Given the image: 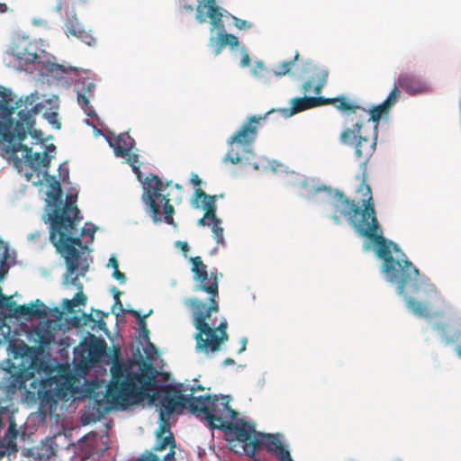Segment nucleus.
<instances>
[{"mask_svg":"<svg viewBox=\"0 0 461 461\" xmlns=\"http://www.w3.org/2000/svg\"><path fill=\"white\" fill-rule=\"evenodd\" d=\"M357 178L361 181L357 191L362 194V209L354 200L337 190L333 196L332 220L339 224V215L346 217L359 236L368 239L376 246V255L384 261L383 272L390 282L396 285L398 294L403 296L413 314L424 318L442 316L446 305L442 294L428 277L420 274L405 255L397 259L393 257V250H401L398 245L383 236L375 215L371 187L366 182V176L364 173Z\"/></svg>","mask_w":461,"mask_h":461,"instance_id":"f257e3e1","label":"nucleus"},{"mask_svg":"<svg viewBox=\"0 0 461 461\" xmlns=\"http://www.w3.org/2000/svg\"><path fill=\"white\" fill-rule=\"evenodd\" d=\"M37 100L38 96L32 94L16 101L10 90H0V116L4 119L0 123V133L8 142L6 151L17 168L22 164L33 169L48 167L50 164L51 158L47 152L32 154V149L22 143L28 135L42 140L41 132L34 129V117L45 105L36 103Z\"/></svg>","mask_w":461,"mask_h":461,"instance_id":"f03ea898","label":"nucleus"},{"mask_svg":"<svg viewBox=\"0 0 461 461\" xmlns=\"http://www.w3.org/2000/svg\"><path fill=\"white\" fill-rule=\"evenodd\" d=\"M158 371L149 362H143L139 372H133L130 365L114 363L111 367V380L105 398L114 406L126 408L153 397L150 395L156 384Z\"/></svg>","mask_w":461,"mask_h":461,"instance_id":"7ed1b4c3","label":"nucleus"},{"mask_svg":"<svg viewBox=\"0 0 461 461\" xmlns=\"http://www.w3.org/2000/svg\"><path fill=\"white\" fill-rule=\"evenodd\" d=\"M48 196L53 201V208L48 213L50 227V240L55 248H58L59 240L67 244H77L82 247L83 242L77 234V226L81 221L80 212L71 200L65 203L62 201V189L59 181L50 185Z\"/></svg>","mask_w":461,"mask_h":461,"instance_id":"20e7f679","label":"nucleus"},{"mask_svg":"<svg viewBox=\"0 0 461 461\" xmlns=\"http://www.w3.org/2000/svg\"><path fill=\"white\" fill-rule=\"evenodd\" d=\"M230 396L223 395L218 397L214 395V399L211 403V407L206 416H204V423L211 429H221L229 432L239 442H246L245 451L248 455H253L263 445L262 440L257 436H253L256 432L252 424L244 420L236 419L238 413L230 406Z\"/></svg>","mask_w":461,"mask_h":461,"instance_id":"39448f33","label":"nucleus"},{"mask_svg":"<svg viewBox=\"0 0 461 461\" xmlns=\"http://www.w3.org/2000/svg\"><path fill=\"white\" fill-rule=\"evenodd\" d=\"M52 371L51 366L38 357L32 358L26 371L31 382L25 398L30 402H38L39 411L43 414H52L56 411L61 395L58 379L51 375Z\"/></svg>","mask_w":461,"mask_h":461,"instance_id":"423d86ee","label":"nucleus"},{"mask_svg":"<svg viewBox=\"0 0 461 461\" xmlns=\"http://www.w3.org/2000/svg\"><path fill=\"white\" fill-rule=\"evenodd\" d=\"M185 303L193 312L194 325L197 330L194 335L196 351L205 355L219 351L221 344L229 339L227 321L222 320L215 326L212 313L219 311H209L206 303L197 298L186 299Z\"/></svg>","mask_w":461,"mask_h":461,"instance_id":"0eeeda50","label":"nucleus"},{"mask_svg":"<svg viewBox=\"0 0 461 461\" xmlns=\"http://www.w3.org/2000/svg\"><path fill=\"white\" fill-rule=\"evenodd\" d=\"M154 396L160 406L159 421L167 423L171 414H182L185 409L194 414L201 421H204L214 395L204 394L194 396V388H191V393L185 395L173 385H167L157 392Z\"/></svg>","mask_w":461,"mask_h":461,"instance_id":"6e6552de","label":"nucleus"},{"mask_svg":"<svg viewBox=\"0 0 461 461\" xmlns=\"http://www.w3.org/2000/svg\"><path fill=\"white\" fill-rule=\"evenodd\" d=\"M171 185V181L164 183L157 175L147 176L141 200L145 204L146 212L151 216L154 222L162 221L160 204L158 203L159 201L163 207L164 221L169 225L176 226L173 218L175 209L171 204L173 198L170 197L169 192H166Z\"/></svg>","mask_w":461,"mask_h":461,"instance_id":"1a4fd4ad","label":"nucleus"},{"mask_svg":"<svg viewBox=\"0 0 461 461\" xmlns=\"http://www.w3.org/2000/svg\"><path fill=\"white\" fill-rule=\"evenodd\" d=\"M59 246L56 248L64 258L67 267L66 274L64 275V285L77 286L78 292L75 294L73 301L76 306L85 305L86 303V296L83 293V285L78 281L79 276H84L88 270V266L84 265L79 268L80 251L76 248L77 244H67L62 242V240H58Z\"/></svg>","mask_w":461,"mask_h":461,"instance_id":"9d476101","label":"nucleus"},{"mask_svg":"<svg viewBox=\"0 0 461 461\" xmlns=\"http://www.w3.org/2000/svg\"><path fill=\"white\" fill-rule=\"evenodd\" d=\"M291 104L292 107L290 109H280L278 112H280L284 116L289 117L307 109L326 104H333L339 111L343 113H359L362 117L366 113L360 105L350 101L344 95H339L335 98H325L322 96L296 97L291 101Z\"/></svg>","mask_w":461,"mask_h":461,"instance_id":"9b49d317","label":"nucleus"},{"mask_svg":"<svg viewBox=\"0 0 461 461\" xmlns=\"http://www.w3.org/2000/svg\"><path fill=\"white\" fill-rule=\"evenodd\" d=\"M192 264L191 271L194 274V280L196 283L194 290L203 291L208 294L209 303L206 307L209 311H219V276L217 271L208 272L207 266L203 262L201 257H193L189 258Z\"/></svg>","mask_w":461,"mask_h":461,"instance_id":"f8f14e48","label":"nucleus"},{"mask_svg":"<svg viewBox=\"0 0 461 461\" xmlns=\"http://www.w3.org/2000/svg\"><path fill=\"white\" fill-rule=\"evenodd\" d=\"M206 17L211 19V23L213 25V28L211 30L212 32L214 28L220 30V35L225 46L228 45L231 49L238 47L240 43L238 38L231 33L223 32L222 14L220 8L215 5L214 0H207V3L203 5L199 4L197 6L196 19L200 23H204Z\"/></svg>","mask_w":461,"mask_h":461,"instance_id":"ddd939ff","label":"nucleus"},{"mask_svg":"<svg viewBox=\"0 0 461 461\" xmlns=\"http://www.w3.org/2000/svg\"><path fill=\"white\" fill-rule=\"evenodd\" d=\"M270 111L264 115H254L250 116L231 137L227 140L229 146L238 144L243 148L247 152L250 151V146L254 142L257 133L258 125L261 121L267 118V115L272 113Z\"/></svg>","mask_w":461,"mask_h":461,"instance_id":"4468645a","label":"nucleus"},{"mask_svg":"<svg viewBox=\"0 0 461 461\" xmlns=\"http://www.w3.org/2000/svg\"><path fill=\"white\" fill-rule=\"evenodd\" d=\"M169 447L168 453L163 457V461L175 460V447L176 440L173 433L170 431L168 424L160 422L158 429L156 430V444L153 450L160 452Z\"/></svg>","mask_w":461,"mask_h":461,"instance_id":"2eb2a0df","label":"nucleus"},{"mask_svg":"<svg viewBox=\"0 0 461 461\" xmlns=\"http://www.w3.org/2000/svg\"><path fill=\"white\" fill-rule=\"evenodd\" d=\"M75 90L77 95V104L85 113L91 118L95 117V111L89 104L90 98L94 96L95 84L88 77L82 78L76 83Z\"/></svg>","mask_w":461,"mask_h":461,"instance_id":"dca6fc26","label":"nucleus"},{"mask_svg":"<svg viewBox=\"0 0 461 461\" xmlns=\"http://www.w3.org/2000/svg\"><path fill=\"white\" fill-rule=\"evenodd\" d=\"M361 108L366 112V115L363 117L360 116L359 113H345L348 116L349 115L353 116L350 118V122H352V126L357 131H360L367 115H369V117L367 118V121L368 122L372 121L373 122H375V129L376 130L378 122L382 118L386 117L391 110L384 102L378 105L373 106L369 111L364 107H361Z\"/></svg>","mask_w":461,"mask_h":461,"instance_id":"f3484780","label":"nucleus"},{"mask_svg":"<svg viewBox=\"0 0 461 461\" xmlns=\"http://www.w3.org/2000/svg\"><path fill=\"white\" fill-rule=\"evenodd\" d=\"M38 49L35 42L23 41L14 44L11 49V53L20 66H26L35 62L39 58Z\"/></svg>","mask_w":461,"mask_h":461,"instance_id":"a211bd4d","label":"nucleus"},{"mask_svg":"<svg viewBox=\"0 0 461 461\" xmlns=\"http://www.w3.org/2000/svg\"><path fill=\"white\" fill-rule=\"evenodd\" d=\"M215 195H209L205 194V192L198 188L194 192V200H195V207H199L198 200L203 199V208L205 210L204 215L203 218L198 220V225L200 226H211L212 221L216 217V203H215Z\"/></svg>","mask_w":461,"mask_h":461,"instance_id":"6ab92c4d","label":"nucleus"},{"mask_svg":"<svg viewBox=\"0 0 461 461\" xmlns=\"http://www.w3.org/2000/svg\"><path fill=\"white\" fill-rule=\"evenodd\" d=\"M396 84L400 88L411 95L428 91L427 84L420 77L410 73H402Z\"/></svg>","mask_w":461,"mask_h":461,"instance_id":"aec40b11","label":"nucleus"},{"mask_svg":"<svg viewBox=\"0 0 461 461\" xmlns=\"http://www.w3.org/2000/svg\"><path fill=\"white\" fill-rule=\"evenodd\" d=\"M376 136L377 133L375 134L373 139H369L367 137L359 136L357 142L355 145V154L358 158H363L361 162V169L362 174L366 175V163L372 154L374 153L376 146Z\"/></svg>","mask_w":461,"mask_h":461,"instance_id":"412c9836","label":"nucleus"},{"mask_svg":"<svg viewBox=\"0 0 461 461\" xmlns=\"http://www.w3.org/2000/svg\"><path fill=\"white\" fill-rule=\"evenodd\" d=\"M328 72L321 68L315 67L312 76L303 84L302 91L307 95L312 92L319 96L322 87L327 82Z\"/></svg>","mask_w":461,"mask_h":461,"instance_id":"4be33fe9","label":"nucleus"},{"mask_svg":"<svg viewBox=\"0 0 461 461\" xmlns=\"http://www.w3.org/2000/svg\"><path fill=\"white\" fill-rule=\"evenodd\" d=\"M84 351L87 352L88 358L93 362H97L104 355L107 344L104 339H98L95 335L90 336L88 343L82 344Z\"/></svg>","mask_w":461,"mask_h":461,"instance_id":"5701e85b","label":"nucleus"},{"mask_svg":"<svg viewBox=\"0 0 461 461\" xmlns=\"http://www.w3.org/2000/svg\"><path fill=\"white\" fill-rule=\"evenodd\" d=\"M114 154L119 158H126L134 146V140L128 134H120L110 141Z\"/></svg>","mask_w":461,"mask_h":461,"instance_id":"b1692460","label":"nucleus"},{"mask_svg":"<svg viewBox=\"0 0 461 461\" xmlns=\"http://www.w3.org/2000/svg\"><path fill=\"white\" fill-rule=\"evenodd\" d=\"M48 314L46 305L39 299L31 305H18L15 316H28V317H45Z\"/></svg>","mask_w":461,"mask_h":461,"instance_id":"393cba45","label":"nucleus"},{"mask_svg":"<svg viewBox=\"0 0 461 461\" xmlns=\"http://www.w3.org/2000/svg\"><path fill=\"white\" fill-rule=\"evenodd\" d=\"M33 333L37 338V342L41 348L49 347L53 342L55 338L53 330L50 329V326L48 323H43L37 326L34 329Z\"/></svg>","mask_w":461,"mask_h":461,"instance_id":"a878e982","label":"nucleus"},{"mask_svg":"<svg viewBox=\"0 0 461 461\" xmlns=\"http://www.w3.org/2000/svg\"><path fill=\"white\" fill-rule=\"evenodd\" d=\"M50 105V109L53 111L50 113H45V115L49 121V122L53 125L57 129H60L61 123L58 120V113L56 110L59 109V98L58 96H54L53 98H50L46 101Z\"/></svg>","mask_w":461,"mask_h":461,"instance_id":"bb28decb","label":"nucleus"},{"mask_svg":"<svg viewBox=\"0 0 461 461\" xmlns=\"http://www.w3.org/2000/svg\"><path fill=\"white\" fill-rule=\"evenodd\" d=\"M130 314L135 317L138 320V325L140 327V335L144 339L149 340V331L147 328L146 324V318L149 316L152 313V310H149V312L145 315H140L139 312L135 310L129 311Z\"/></svg>","mask_w":461,"mask_h":461,"instance_id":"cd10ccee","label":"nucleus"},{"mask_svg":"<svg viewBox=\"0 0 461 461\" xmlns=\"http://www.w3.org/2000/svg\"><path fill=\"white\" fill-rule=\"evenodd\" d=\"M47 70L56 78L60 79L63 78L65 74L68 72H76L77 68L73 67L66 68L63 65H59L57 63H50L47 65Z\"/></svg>","mask_w":461,"mask_h":461,"instance_id":"c85d7f7f","label":"nucleus"},{"mask_svg":"<svg viewBox=\"0 0 461 461\" xmlns=\"http://www.w3.org/2000/svg\"><path fill=\"white\" fill-rule=\"evenodd\" d=\"M83 29L84 27L77 21L76 15H73V17L71 19H68L65 23V33L68 37H75L77 33H79V31Z\"/></svg>","mask_w":461,"mask_h":461,"instance_id":"c756f323","label":"nucleus"},{"mask_svg":"<svg viewBox=\"0 0 461 461\" xmlns=\"http://www.w3.org/2000/svg\"><path fill=\"white\" fill-rule=\"evenodd\" d=\"M7 418L9 421L8 429L4 436V438L7 440H12V444H16V438L19 434L17 425L12 416L9 415V411L6 416H4V420Z\"/></svg>","mask_w":461,"mask_h":461,"instance_id":"7c9ffc66","label":"nucleus"},{"mask_svg":"<svg viewBox=\"0 0 461 461\" xmlns=\"http://www.w3.org/2000/svg\"><path fill=\"white\" fill-rule=\"evenodd\" d=\"M221 221L215 217V219L212 221L211 224V229L213 233V238L216 240L218 244H221L222 246H225V240L223 237V228L221 227Z\"/></svg>","mask_w":461,"mask_h":461,"instance_id":"2f4dec72","label":"nucleus"},{"mask_svg":"<svg viewBox=\"0 0 461 461\" xmlns=\"http://www.w3.org/2000/svg\"><path fill=\"white\" fill-rule=\"evenodd\" d=\"M18 305L12 300L11 296L1 294L0 309H5L10 315L15 316Z\"/></svg>","mask_w":461,"mask_h":461,"instance_id":"473e14b6","label":"nucleus"},{"mask_svg":"<svg viewBox=\"0 0 461 461\" xmlns=\"http://www.w3.org/2000/svg\"><path fill=\"white\" fill-rule=\"evenodd\" d=\"M260 436L267 439L266 448L270 453L276 451L278 447L283 445V443L279 438V435H273V434L261 435L260 434Z\"/></svg>","mask_w":461,"mask_h":461,"instance_id":"72a5a7b5","label":"nucleus"},{"mask_svg":"<svg viewBox=\"0 0 461 461\" xmlns=\"http://www.w3.org/2000/svg\"><path fill=\"white\" fill-rule=\"evenodd\" d=\"M17 450V444H12V440H7L4 437L0 438V459Z\"/></svg>","mask_w":461,"mask_h":461,"instance_id":"f704fd0d","label":"nucleus"},{"mask_svg":"<svg viewBox=\"0 0 461 461\" xmlns=\"http://www.w3.org/2000/svg\"><path fill=\"white\" fill-rule=\"evenodd\" d=\"M298 53H296L294 59L293 60H289V61H283L280 66L278 67V68H276L274 73L275 75H276L277 77H282V76H285L286 74H288L291 70V68L292 66L295 63V61L298 59Z\"/></svg>","mask_w":461,"mask_h":461,"instance_id":"c9c22d12","label":"nucleus"},{"mask_svg":"<svg viewBox=\"0 0 461 461\" xmlns=\"http://www.w3.org/2000/svg\"><path fill=\"white\" fill-rule=\"evenodd\" d=\"M209 46L212 49L215 56L219 55L221 52L225 45L220 35V32L218 33L217 37H211L209 39Z\"/></svg>","mask_w":461,"mask_h":461,"instance_id":"e433bc0d","label":"nucleus"},{"mask_svg":"<svg viewBox=\"0 0 461 461\" xmlns=\"http://www.w3.org/2000/svg\"><path fill=\"white\" fill-rule=\"evenodd\" d=\"M31 379L29 378V375H27L26 371L14 377V380L11 384L14 387L17 389H24L27 386V381Z\"/></svg>","mask_w":461,"mask_h":461,"instance_id":"4c0bfd02","label":"nucleus"},{"mask_svg":"<svg viewBox=\"0 0 461 461\" xmlns=\"http://www.w3.org/2000/svg\"><path fill=\"white\" fill-rule=\"evenodd\" d=\"M400 87L395 86L390 94L388 95L387 98L384 101V103L391 109L395 103L398 101V99L401 96V91L399 89Z\"/></svg>","mask_w":461,"mask_h":461,"instance_id":"58836bf2","label":"nucleus"},{"mask_svg":"<svg viewBox=\"0 0 461 461\" xmlns=\"http://www.w3.org/2000/svg\"><path fill=\"white\" fill-rule=\"evenodd\" d=\"M75 37L81 40L88 46H92L95 43V38L92 35L91 32L86 31L85 28L79 31V33H77Z\"/></svg>","mask_w":461,"mask_h":461,"instance_id":"ea45409f","label":"nucleus"},{"mask_svg":"<svg viewBox=\"0 0 461 461\" xmlns=\"http://www.w3.org/2000/svg\"><path fill=\"white\" fill-rule=\"evenodd\" d=\"M358 132L354 127L353 130L347 128L340 133L339 140L344 144H349L356 138L355 132Z\"/></svg>","mask_w":461,"mask_h":461,"instance_id":"a19ab883","label":"nucleus"},{"mask_svg":"<svg viewBox=\"0 0 461 461\" xmlns=\"http://www.w3.org/2000/svg\"><path fill=\"white\" fill-rule=\"evenodd\" d=\"M272 454L280 461H293L290 452L284 445L278 447L276 451L272 452Z\"/></svg>","mask_w":461,"mask_h":461,"instance_id":"79ce46f5","label":"nucleus"},{"mask_svg":"<svg viewBox=\"0 0 461 461\" xmlns=\"http://www.w3.org/2000/svg\"><path fill=\"white\" fill-rule=\"evenodd\" d=\"M95 317L98 319L96 321V322L98 323V327L100 330H103L105 328L106 324L105 322L104 321L103 318L104 316H107L108 313L104 314L102 311L100 310H95ZM87 320H90L92 321H95V320L92 317V314H89L87 315Z\"/></svg>","mask_w":461,"mask_h":461,"instance_id":"37998d69","label":"nucleus"},{"mask_svg":"<svg viewBox=\"0 0 461 461\" xmlns=\"http://www.w3.org/2000/svg\"><path fill=\"white\" fill-rule=\"evenodd\" d=\"M223 160L224 162L230 161L231 164H238L241 161V158L238 152H235L234 149L230 148Z\"/></svg>","mask_w":461,"mask_h":461,"instance_id":"c03bdc74","label":"nucleus"},{"mask_svg":"<svg viewBox=\"0 0 461 461\" xmlns=\"http://www.w3.org/2000/svg\"><path fill=\"white\" fill-rule=\"evenodd\" d=\"M233 24L239 30H248L251 27V23L246 20L240 19L238 17L232 16Z\"/></svg>","mask_w":461,"mask_h":461,"instance_id":"a18cd8bd","label":"nucleus"},{"mask_svg":"<svg viewBox=\"0 0 461 461\" xmlns=\"http://www.w3.org/2000/svg\"><path fill=\"white\" fill-rule=\"evenodd\" d=\"M127 161L131 167L132 170L137 173L140 169L139 157L138 155H128Z\"/></svg>","mask_w":461,"mask_h":461,"instance_id":"49530a36","label":"nucleus"},{"mask_svg":"<svg viewBox=\"0 0 461 461\" xmlns=\"http://www.w3.org/2000/svg\"><path fill=\"white\" fill-rule=\"evenodd\" d=\"M140 461H158V457L154 453L146 451L141 455Z\"/></svg>","mask_w":461,"mask_h":461,"instance_id":"de8ad7c7","label":"nucleus"},{"mask_svg":"<svg viewBox=\"0 0 461 461\" xmlns=\"http://www.w3.org/2000/svg\"><path fill=\"white\" fill-rule=\"evenodd\" d=\"M121 293L114 288V305L113 306V310H114L116 307L119 308L120 311H122V303L120 300Z\"/></svg>","mask_w":461,"mask_h":461,"instance_id":"09e8293b","label":"nucleus"},{"mask_svg":"<svg viewBox=\"0 0 461 461\" xmlns=\"http://www.w3.org/2000/svg\"><path fill=\"white\" fill-rule=\"evenodd\" d=\"M63 307L64 309L67 311V312H73L74 311V308L76 307L75 305V303L73 301V299H65L63 301Z\"/></svg>","mask_w":461,"mask_h":461,"instance_id":"8fccbe9b","label":"nucleus"},{"mask_svg":"<svg viewBox=\"0 0 461 461\" xmlns=\"http://www.w3.org/2000/svg\"><path fill=\"white\" fill-rule=\"evenodd\" d=\"M113 276L115 279H117L118 281H120L121 283H124V282H125V280H126V276H125L124 273L121 272V271L119 270V268H118V269H115V270L113 271Z\"/></svg>","mask_w":461,"mask_h":461,"instance_id":"3c124183","label":"nucleus"},{"mask_svg":"<svg viewBox=\"0 0 461 461\" xmlns=\"http://www.w3.org/2000/svg\"><path fill=\"white\" fill-rule=\"evenodd\" d=\"M7 412V407L0 405V430L4 428V416H6Z\"/></svg>","mask_w":461,"mask_h":461,"instance_id":"603ef678","label":"nucleus"},{"mask_svg":"<svg viewBox=\"0 0 461 461\" xmlns=\"http://www.w3.org/2000/svg\"><path fill=\"white\" fill-rule=\"evenodd\" d=\"M95 229H86V228H82L81 230V232H80V236H84V235H89L91 237V240H94V236H95Z\"/></svg>","mask_w":461,"mask_h":461,"instance_id":"864d4df0","label":"nucleus"},{"mask_svg":"<svg viewBox=\"0 0 461 461\" xmlns=\"http://www.w3.org/2000/svg\"><path fill=\"white\" fill-rule=\"evenodd\" d=\"M249 64H250L249 55L246 51H244V53L242 55L241 61H240V65L242 67H248V66H249Z\"/></svg>","mask_w":461,"mask_h":461,"instance_id":"5fc2aeb1","label":"nucleus"},{"mask_svg":"<svg viewBox=\"0 0 461 461\" xmlns=\"http://www.w3.org/2000/svg\"><path fill=\"white\" fill-rule=\"evenodd\" d=\"M190 182L194 185V186H198L202 184V180L200 179V177L198 176V175L196 174H193L192 176H191V179H190Z\"/></svg>","mask_w":461,"mask_h":461,"instance_id":"6e6d98bb","label":"nucleus"},{"mask_svg":"<svg viewBox=\"0 0 461 461\" xmlns=\"http://www.w3.org/2000/svg\"><path fill=\"white\" fill-rule=\"evenodd\" d=\"M109 266H112L113 271L119 268V263L114 256H112L109 259Z\"/></svg>","mask_w":461,"mask_h":461,"instance_id":"4d7b16f0","label":"nucleus"},{"mask_svg":"<svg viewBox=\"0 0 461 461\" xmlns=\"http://www.w3.org/2000/svg\"><path fill=\"white\" fill-rule=\"evenodd\" d=\"M177 246L184 253H186L189 250V246L186 242L177 241Z\"/></svg>","mask_w":461,"mask_h":461,"instance_id":"13d9d810","label":"nucleus"},{"mask_svg":"<svg viewBox=\"0 0 461 461\" xmlns=\"http://www.w3.org/2000/svg\"><path fill=\"white\" fill-rule=\"evenodd\" d=\"M59 175L62 177V180L65 181L66 178H68V169L59 167Z\"/></svg>","mask_w":461,"mask_h":461,"instance_id":"bf43d9fd","label":"nucleus"},{"mask_svg":"<svg viewBox=\"0 0 461 461\" xmlns=\"http://www.w3.org/2000/svg\"><path fill=\"white\" fill-rule=\"evenodd\" d=\"M241 342H242V344H241V348H240V349L239 351L240 353H241V352L246 350L247 339L243 338Z\"/></svg>","mask_w":461,"mask_h":461,"instance_id":"052dcab7","label":"nucleus"},{"mask_svg":"<svg viewBox=\"0 0 461 461\" xmlns=\"http://www.w3.org/2000/svg\"><path fill=\"white\" fill-rule=\"evenodd\" d=\"M7 10V5L5 4L0 3V14L5 13Z\"/></svg>","mask_w":461,"mask_h":461,"instance_id":"680f3d73","label":"nucleus"},{"mask_svg":"<svg viewBox=\"0 0 461 461\" xmlns=\"http://www.w3.org/2000/svg\"><path fill=\"white\" fill-rule=\"evenodd\" d=\"M258 68L259 69L263 70V71H265V70H266V68L263 66V64H262L261 62H258Z\"/></svg>","mask_w":461,"mask_h":461,"instance_id":"e2e57ef3","label":"nucleus"},{"mask_svg":"<svg viewBox=\"0 0 461 461\" xmlns=\"http://www.w3.org/2000/svg\"><path fill=\"white\" fill-rule=\"evenodd\" d=\"M456 353L458 357L461 358V345L456 348Z\"/></svg>","mask_w":461,"mask_h":461,"instance_id":"0e129e2a","label":"nucleus"},{"mask_svg":"<svg viewBox=\"0 0 461 461\" xmlns=\"http://www.w3.org/2000/svg\"><path fill=\"white\" fill-rule=\"evenodd\" d=\"M226 364H234V360L231 358H226L224 361Z\"/></svg>","mask_w":461,"mask_h":461,"instance_id":"69168bd1","label":"nucleus"},{"mask_svg":"<svg viewBox=\"0 0 461 461\" xmlns=\"http://www.w3.org/2000/svg\"><path fill=\"white\" fill-rule=\"evenodd\" d=\"M175 187H176V189H178V190H180V189H181V186H180L178 184H176V185H175Z\"/></svg>","mask_w":461,"mask_h":461,"instance_id":"338daca9","label":"nucleus"},{"mask_svg":"<svg viewBox=\"0 0 461 461\" xmlns=\"http://www.w3.org/2000/svg\"><path fill=\"white\" fill-rule=\"evenodd\" d=\"M254 74H255L256 76H258V77H259V76H260V75H259V73L257 71V69H255V70H254Z\"/></svg>","mask_w":461,"mask_h":461,"instance_id":"774afa93","label":"nucleus"}]
</instances>
